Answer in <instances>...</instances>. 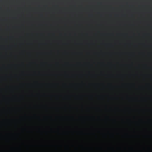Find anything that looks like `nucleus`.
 I'll return each instance as SVG.
<instances>
[{"mask_svg":"<svg viewBox=\"0 0 152 152\" xmlns=\"http://www.w3.org/2000/svg\"><path fill=\"white\" fill-rule=\"evenodd\" d=\"M118 148V149L121 150V148H122L121 147H118V148Z\"/></svg>","mask_w":152,"mask_h":152,"instance_id":"f257e3e1","label":"nucleus"},{"mask_svg":"<svg viewBox=\"0 0 152 152\" xmlns=\"http://www.w3.org/2000/svg\"><path fill=\"white\" fill-rule=\"evenodd\" d=\"M124 150H125L126 149V148L124 147Z\"/></svg>","mask_w":152,"mask_h":152,"instance_id":"f03ea898","label":"nucleus"}]
</instances>
